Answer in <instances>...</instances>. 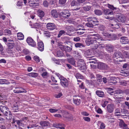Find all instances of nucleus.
<instances>
[{"label":"nucleus","instance_id":"c03bdc74","mask_svg":"<svg viewBox=\"0 0 129 129\" xmlns=\"http://www.w3.org/2000/svg\"><path fill=\"white\" fill-rule=\"evenodd\" d=\"M78 68L81 71H82L84 72L85 71L86 68L85 65L81 66L80 67H79Z\"/></svg>","mask_w":129,"mask_h":129},{"label":"nucleus","instance_id":"5701e85b","mask_svg":"<svg viewBox=\"0 0 129 129\" xmlns=\"http://www.w3.org/2000/svg\"><path fill=\"white\" fill-rule=\"evenodd\" d=\"M4 114L5 116H6L8 117H9V119H10L12 118V114L11 112L9 110L8 108L7 110L4 113Z\"/></svg>","mask_w":129,"mask_h":129},{"label":"nucleus","instance_id":"bb28decb","mask_svg":"<svg viewBox=\"0 0 129 129\" xmlns=\"http://www.w3.org/2000/svg\"><path fill=\"white\" fill-rule=\"evenodd\" d=\"M40 124L41 126H48L50 125V123L48 121H43L40 122Z\"/></svg>","mask_w":129,"mask_h":129},{"label":"nucleus","instance_id":"774afa93","mask_svg":"<svg viewBox=\"0 0 129 129\" xmlns=\"http://www.w3.org/2000/svg\"><path fill=\"white\" fill-rule=\"evenodd\" d=\"M105 126L104 123H101L100 127V129H105Z\"/></svg>","mask_w":129,"mask_h":129},{"label":"nucleus","instance_id":"393cba45","mask_svg":"<svg viewBox=\"0 0 129 129\" xmlns=\"http://www.w3.org/2000/svg\"><path fill=\"white\" fill-rule=\"evenodd\" d=\"M37 15L40 17L42 18L44 16V13L43 11L39 10L37 11Z\"/></svg>","mask_w":129,"mask_h":129},{"label":"nucleus","instance_id":"39448f33","mask_svg":"<svg viewBox=\"0 0 129 129\" xmlns=\"http://www.w3.org/2000/svg\"><path fill=\"white\" fill-rule=\"evenodd\" d=\"M95 40H93V38H91L90 36H88L86 39L85 42L87 45H89L90 44H93L95 42H96Z\"/></svg>","mask_w":129,"mask_h":129},{"label":"nucleus","instance_id":"37998d69","mask_svg":"<svg viewBox=\"0 0 129 129\" xmlns=\"http://www.w3.org/2000/svg\"><path fill=\"white\" fill-rule=\"evenodd\" d=\"M65 28L68 33H70L72 31L71 26H67L65 27Z\"/></svg>","mask_w":129,"mask_h":129},{"label":"nucleus","instance_id":"bf43d9fd","mask_svg":"<svg viewBox=\"0 0 129 129\" xmlns=\"http://www.w3.org/2000/svg\"><path fill=\"white\" fill-rule=\"evenodd\" d=\"M37 0H29L28 3L30 5L33 4L34 3L37 2Z\"/></svg>","mask_w":129,"mask_h":129},{"label":"nucleus","instance_id":"6ab92c4d","mask_svg":"<svg viewBox=\"0 0 129 129\" xmlns=\"http://www.w3.org/2000/svg\"><path fill=\"white\" fill-rule=\"evenodd\" d=\"M95 93L99 97H103L105 96L104 93L102 91L97 90L96 91Z\"/></svg>","mask_w":129,"mask_h":129},{"label":"nucleus","instance_id":"a211bd4d","mask_svg":"<svg viewBox=\"0 0 129 129\" xmlns=\"http://www.w3.org/2000/svg\"><path fill=\"white\" fill-rule=\"evenodd\" d=\"M98 20V19L96 18V17H90L87 18V21L88 22H89L91 23H92L93 24V23L95 20Z\"/></svg>","mask_w":129,"mask_h":129},{"label":"nucleus","instance_id":"c85d7f7f","mask_svg":"<svg viewBox=\"0 0 129 129\" xmlns=\"http://www.w3.org/2000/svg\"><path fill=\"white\" fill-rule=\"evenodd\" d=\"M18 39L19 40H23L24 39V36L21 33H19L17 34Z\"/></svg>","mask_w":129,"mask_h":129},{"label":"nucleus","instance_id":"6e6552de","mask_svg":"<svg viewBox=\"0 0 129 129\" xmlns=\"http://www.w3.org/2000/svg\"><path fill=\"white\" fill-rule=\"evenodd\" d=\"M13 91L14 93H17L26 92V91L25 90L19 87H15V89Z\"/></svg>","mask_w":129,"mask_h":129},{"label":"nucleus","instance_id":"1a4fd4ad","mask_svg":"<svg viewBox=\"0 0 129 129\" xmlns=\"http://www.w3.org/2000/svg\"><path fill=\"white\" fill-rule=\"evenodd\" d=\"M114 108V106L113 104H108L106 107L107 110L108 112L112 113L113 112Z\"/></svg>","mask_w":129,"mask_h":129},{"label":"nucleus","instance_id":"a18cd8bd","mask_svg":"<svg viewBox=\"0 0 129 129\" xmlns=\"http://www.w3.org/2000/svg\"><path fill=\"white\" fill-rule=\"evenodd\" d=\"M66 31L64 30H60L59 31L57 36L58 38H60L63 34L66 33Z\"/></svg>","mask_w":129,"mask_h":129},{"label":"nucleus","instance_id":"f704fd0d","mask_svg":"<svg viewBox=\"0 0 129 129\" xmlns=\"http://www.w3.org/2000/svg\"><path fill=\"white\" fill-rule=\"evenodd\" d=\"M7 46L9 49H12L14 46L15 44L14 42H8L7 43Z\"/></svg>","mask_w":129,"mask_h":129},{"label":"nucleus","instance_id":"a878e982","mask_svg":"<svg viewBox=\"0 0 129 129\" xmlns=\"http://www.w3.org/2000/svg\"><path fill=\"white\" fill-rule=\"evenodd\" d=\"M72 45H70L69 46H65L64 51L66 52H70L72 50Z\"/></svg>","mask_w":129,"mask_h":129},{"label":"nucleus","instance_id":"4be33fe9","mask_svg":"<svg viewBox=\"0 0 129 129\" xmlns=\"http://www.w3.org/2000/svg\"><path fill=\"white\" fill-rule=\"evenodd\" d=\"M119 125L121 127L124 128L125 129L127 126V125L122 120H120L119 122Z\"/></svg>","mask_w":129,"mask_h":129},{"label":"nucleus","instance_id":"4d7b16f0","mask_svg":"<svg viewBox=\"0 0 129 129\" xmlns=\"http://www.w3.org/2000/svg\"><path fill=\"white\" fill-rule=\"evenodd\" d=\"M120 84L123 86H126L127 84L125 80H122L120 82Z\"/></svg>","mask_w":129,"mask_h":129},{"label":"nucleus","instance_id":"3c124183","mask_svg":"<svg viewBox=\"0 0 129 129\" xmlns=\"http://www.w3.org/2000/svg\"><path fill=\"white\" fill-rule=\"evenodd\" d=\"M75 46L76 48L80 47L81 46L84 47V45L80 43H77L75 44Z\"/></svg>","mask_w":129,"mask_h":129},{"label":"nucleus","instance_id":"2eb2a0df","mask_svg":"<svg viewBox=\"0 0 129 129\" xmlns=\"http://www.w3.org/2000/svg\"><path fill=\"white\" fill-rule=\"evenodd\" d=\"M93 39H96V41H99L100 40L101 41H104V39L99 34H96L95 35L94 37L93 38Z\"/></svg>","mask_w":129,"mask_h":129},{"label":"nucleus","instance_id":"79ce46f5","mask_svg":"<svg viewBox=\"0 0 129 129\" xmlns=\"http://www.w3.org/2000/svg\"><path fill=\"white\" fill-rule=\"evenodd\" d=\"M122 93H123V90L119 89L116 91V93H114V95L115 96H116L117 94H120Z\"/></svg>","mask_w":129,"mask_h":129},{"label":"nucleus","instance_id":"72a5a7b5","mask_svg":"<svg viewBox=\"0 0 129 129\" xmlns=\"http://www.w3.org/2000/svg\"><path fill=\"white\" fill-rule=\"evenodd\" d=\"M95 14L98 16H100L102 15L103 12L100 10L96 9L94 11Z\"/></svg>","mask_w":129,"mask_h":129},{"label":"nucleus","instance_id":"f8f14e48","mask_svg":"<svg viewBox=\"0 0 129 129\" xmlns=\"http://www.w3.org/2000/svg\"><path fill=\"white\" fill-rule=\"evenodd\" d=\"M117 20L119 22L125 23V18L123 15H121L119 16L117 19Z\"/></svg>","mask_w":129,"mask_h":129},{"label":"nucleus","instance_id":"473e14b6","mask_svg":"<svg viewBox=\"0 0 129 129\" xmlns=\"http://www.w3.org/2000/svg\"><path fill=\"white\" fill-rule=\"evenodd\" d=\"M10 84L9 82L8 81L5 79H0V84Z\"/></svg>","mask_w":129,"mask_h":129},{"label":"nucleus","instance_id":"aec40b11","mask_svg":"<svg viewBox=\"0 0 129 129\" xmlns=\"http://www.w3.org/2000/svg\"><path fill=\"white\" fill-rule=\"evenodd\" d=\"M106 48L107 50L109 51V52H110L112 51L114 49V46L110 44H108L106 45Z\"/></svg>","mask_w":129,"mask_h":129},{"label":"nucleus","instance_id":"58836bf2","mask_svg":"<svg viewBox=\"0 0 129 129\" xmlns=\"http://www.w3.org/2000/svg\"><path fill=\"white\" fill-rule=\"evenodd\" d=\"M96 78L98 81L99 82H102V76L98 74L96 75Z\"/></svg>","mask_w":129,"mask_h":129},{"label":"nucleus","instance_id":"09e8293b","mask_svg":"<svg viewBox=\"0 0 129 129\" xmlns=\"http://www.w3.org/2000/svg\"><path fill=\"white\" fill-rule=\"evenodd\" d=\"M107 6L109 8L111 9V10H115L116 9V8L114 7L113 5H111L110 4H108Z\"/></svg>","mask_w":129,"mask_h":129},{"label":"nucleus","instance_id":"e433bc0d","mask_svg":"<svg viewBox=\"0 0 129 129\" xmlns=\"http://www.w3.org/2000/svg\"><path fill=\"white\" fill-rule=\"evenodd\" d=\"M84 55L87 58L88 56L91 55H90V51L89 49H88L84 51Z\"/></svg>","mask_w":129,"mask_h":129},{"label":"nucleus","instance_id":"338daca9","mask_svg":"<svg viewBox=\"0 0 129 129\" xmlns=\"http://www.w3.org/2000/svg\"><path fill=\"white\" fill-rule=\"evenodd\" d=\"M124 93L127 95L129 94V88L123 90V93Z\"/></svg>","mask_w":129,"mask_h":129},{"label":"nucleus","instance_id":"052dcab7","mask_svg":"<svg viewBox=\"0 0 129 129\" xmlns=\"http://www.w3.org/2000/svg\"><path fill=\"white\" fill-rule=\"evenodd\" d=\"M34 60L37 62H39L40 61V60L39 57L37 56H35L33 57Z\"/></svg>","mask_w":129,"mask_h":129},{"label":"nucleus","instance_id":"412c9836","mask_svg":"<svg viewBox=\"0 0 129 129\" xmlns=\"http://www.w3.org/2000/svg\"><path fill=\"white\" fill-rule=\"evenodd\" d=\"M77 64L78 67L85 65L84 60L82 59H80L78 60Z\"/></svg>","mask_w":129,"mask_h":129},{"label":"nucleus","instance_id":"b1692460","mask_svg":"<svg viewBox=\"0 0 129 129\" xmlns=\"http://www.w3.org/2000/svg\"><path fill=\"white\" fill-rule=\"evenodd\" d=\"M68 62L72 64L74 66L76 67V61L73 58H70L67 59Z\"/></svg>","mask_w":129,"mask_h":129},{"label":"nucleus","instance_id":"423d86ee","mask_svg":"<svg viewBox=\"0 0 129 129\" xmlns=\"http://www.w3.org/2000/svg\"><path fill=\"white\" fill-rule=\"evenodd\" d=\"M46 27L48 30H53L56 28V27L54 23H47Z\"/></svg>","mask_w":129,"mask_h":129},{"label":"nucleus","instance_id":"cd10ccee","mask_svg":"<svg viewBox=\"0 0 129 129\" xmlns=\"http://www.w3.org/2000/svg\"><path fill=\"white\" fill-rule=\"evenodd\" d=\"M8 109V108L7 107L3 105H1L0 106V110L3 113V114Z\"/></svg>","mask_w":129,"mask_h":129},{"label":"nucleus","instance_id":"13d9d810","mask_svg":"<svg viewBox=\"0 0 129 129\" xmlns=\"http://www.w3.org/2000/svg\"><path fill=\"white\" fill-rule=\"evenodd\" d=\"M33 27L37 28H39L40 26V24L38 23H35L33 24Z\"/></svg>","mask_w":129,"mask_h":129},{"label":"nucleus","instance_id":"7c9ffc66","mask_svg":"<svg viewBox=\"0 0 129 129\" xmlns=\"http://www.w3.org/2000/svg\"><path fill=\"white\" fill-rule=\"evenodd\" d=\"M89 76L91 80H93V81H96V78L93 73H89Z\"/></svg>","mask_w":129,"mask_h":129},{"label":"nucleus","instance_id":"5fc2aeb1","mask_svg":"<svg viewBox=\"0 0 129 129\" xmlns=\"http://www.w3.org/2000/svg\"><path fill=\"white\" fill-rule=\"evenodd\" d=\"M62 124H53V126L57 128H59L60 126H62Z\"/></svg>","mask_w":129,"mask_h":129},{"label":"nucleus","instance_id":"0eeeda50","mask_svg":"<svg viewBox=\"0 0 129 129\" xmlns=\"http://www.w3.org/2000/svg\"><path fill=\"white\" fill-rule=\"evenodd\" d=\"M117 79L115 77H110V79H109L108 82L109 83L110 85L116 84L117 83Z\"/></svg>","mask_w":129,"mask_h":129},{"label":"nucleus","instance_id":"c756f323","mask_svg":"<svg viewBox=\"0 0 129 129\" xmlns=\"http://www.w3.org/2000/svg\"><path fill=\"white\" fill-rule=\"evenodd\" d=\"M75 75L77 79H83L84 78V77L83 76L78 73H76Z\"/></svg>","mask_w":129,"mask_h":129},{"label":"nucleus","instance_id":"ea45409f","mask_svg":"<svg viewBox=\"0 0 129 129\" xmlns=\"http://www.w3.org/2000/svg\"><path fill=\"white\" fill-rule=\"evenodd\" d=\"M98 44V48H99L102 49L104 48L105 47V45L103 43H101V42H98V41H97L96 42Z\"/></svg>","mask_w":129,"mask_h":129},{"label":"nucleus","instance_id":"2f4dec72","mask_svg":"<svg viewBox=\"0 0 129 129\" xmlns=\"http://www.w3.org/2000/svg\"><path fill=\"white\" fill-rule=\"evenodd\" d=\"M114 56V57L118 58L121 57L122 54L120 52H117L115 53Z\"/></svg>","mask_w":129,"mask_h":129},{"label":"nucleus","instance_id":"de8ad7c7","mask_svg":"<svg viewBox=\"0 0 129 129\" xmlns=\"http://www.w3.org/2000/svg\"><path fill=\"white\" fill-rule=\"evenodd\" d=\"M44 34L45 35V36L47 38H49L51 36V34L48 31H45L44 32Z\"/></svg>","mask_w":129,"mask_h":129},{"label":"nucleus","instance_id":"4c0bfd02","mask_svg":"<svg viewBox=\"0 0 129 129\" xmlns=\"http://www.w3.org/2000/svg\"><path fill=\"white\" fill-rule=\"evenodd\" d=\"M28 75L32 77H36L38 76V74L36 73H31L28 74Z\"/></svg>","mask_w":129,"mask_h":129},{"label":"nucleus","instance_id":"dca6fc26","mask_svg":"<svg viewBox=\"0 0 129 129\" xmlns=\"http://www.w3.org/2000/svg\"><path fill=\"white\" fill-rule=\"evenodd\" d=\"M50 14L54 18H57L58 16V13L56 10H52L51 11Z\"/></svg>","mask_w":129,"mask_h":129},{"label":"nucleus","instance_id":"9b49d317","mask_svg":"<svg viewBox=\"0 0 129 129\" xmlns=\"http://www.w3.org/2000/svg\"><path fill=\"white\" fill-rule=\"evenodd\" d=\"M98 67L99 68L102 70H104L107 68V66L106 64L102 63L100 62L98 63Z\"/></svg>","mask_w":129,"mask_h":129},{"label":"nucleus","instance_id":"49530a36","mask_svg":"<svg viewBox=\"0 0 129 129\" xmlns=\"http://www.w3.org/2000/svg\"><path fill=\"white\" fill-rule=\"evenodd\" d=\"M4 32L5 35H10L11 34L10 30L9 29H6L4 31Z\"/></svg>","mask_w":129,"mask_h":129},{"label":"nucleus","instance_id":"7ed1b4c3","mask_svg":"<svg viewBox=\"0 0 129 129\" xmlns=\"http://www.w3.org/2000/svg\"><path fill=\"white\" fill-rule=\"evenodd\" d=\"M60 80V84L64 88H66L68 87L69 85V83L67 79L65 78H61Z\"/></svg>","mask_w":129,"mask_h":129},{"label":"nucleus","instance_id":"680f3d73","mask_svg":"<svg viewBox=\"0 0 129 129\" xmlns=\"http://www.w3.org/2000/svg\"><path fill=\"white\" fill-rule=\"evenodd\" d=\"M58 111V109H55L52 108L50 109H49V111L51 113L55 112Z\"/></svg>","mask_w":129,"mask_h":129},{"label":"nucleus","instance_id":"20e7f679","mask_svg":"<svg viewBox=\"0 0 129 129\" xmlns=\"http://www.w3.org/2000/svg\"><path fill=\"white\" fill-rule=\"evenodd\" d=\"M60 14L62 17L67 18L70 16V12L68 10H64L60 13Z\"/></svg>","mask_w":129,"mask_h":129},{"label":"nucleus","instance_id":"c9c22d12","mask_svg":"<svg viewBox=\"0 0 129 129\" xmlns=\"http://www.w3.org/2000/svg\"><path fill=\"white\" fill-rule=\"evenodd\" d=\"M56 55L58 57H62L64 56V54L63 52L60 51H58L56 52Z\"/></svg>","mask_w":129,"mask_h":129},{"label":"nucleus","instance_id":"6e6d98bb","mask_svg":"<svg viewBox=\"0 0 129 129\" xmlns=\"http://www.w3.org/2000/svg\"><path fill=\"white\" fill-rule=\"evenodd\" d=\"M123 55L126 58H129V53L127 52L124 51L123 52Z\"/></svg>","mask_w":129,"mask_h":129},{"label":"nucleus","instance_id":"f03ea898","mask_svg":"<svg viewBox=\"0 0 129 129\" xmlns=\"http://www.w3.org/2000/svg\"><path fill=\"white\" fill-rule=\"evenodd\" d=\"M26 41L29 45L34 47L36 46V43L30 37H28L26 39Z\"/></svg>","mask_w":129,"mask_h":129},{"label":"nucleus","instance_id":"864d4df0","mask_svg":"<svg viewBox=\"0 0 129 129\" xmlns=\"http://www.w3.org/2000/svg\"><path fill=\"white\" fill-rule=\"evenodd\" d=\"M85 25L89 27H93V24H92V23H91L89 22H88V23H86Z\"/></svg>","mask_w":129,"mask_h":129},{"label":"nucleus","instance_id":"e2e57ef3","mask_svg":"<svg viewBox=\"0 0 129 129\" xmlns=\"http://www.w3.org/2000/svg\"><path fill=\"white\" fill-rule=\"evenodd\" d=\"M86 82L92 85L94 82H95V81H93V80H87Z\"/></svg>","mask_w":129,"mask_h":129},{"label":"nucleus","instance_id":"8fccbe9b","mask_svg":"<svg viewBox=\"0 0 129 129\" xmlns=\"http://www.w3.org/2000/svg\"><path fill=\"white\" fill-rule=\"evenodd\" d=\"M4 49L3 46L0 43V52L1 54L3 55L4 54V53L3 51Z\"/></svg>","mask_w":129,"mask_h":129},{"label":"nucleus","instance_id":"f3484780","mask_svg":"<svg viewBox=\"0 0 129 129\" xmlns=\"http://www.w3.org/2000/svg\"><path fill=\"white\" fill-rule=\"evenodd\" d=\"M104 14L105 15H113V12L110 9H105L103 10Z\"/></svg>","mask_w":129,"mask_h":129},{"label":"nucleus","instance_id":"9d476101","mask_svg":"<svg viewBox=\"0 0 129 129\" xmlns=\"http://www.w3.org/2000/svg\"><path fill=\"white\" fill-rule=\"evenodd\" d=\"M120 42L122 43V44H128L129 42L127 38L125 36L121 37L120 38Z\"/></svg>","mask_w":129,"mask_h":129},{"label":"nucleus","instance_id":"0e129e2a","mask_svg":"<svg viewBox=\"0 0 129 129\" xmlns=\"http://www.w3.org/2000/svg\"><path fill=\"white\" fill-rule=\"evenodd\" d=\"M66 0H59V3L61 5H64L66 3Z\"/></svg>","mask_w":129,"mask_h":129},{"label":"nucleus","instance_id":"a19ab883","mask_svg":"<svg viewBox=\"0 0 129 129\" xmlns=\"http://www.w3.org/2000/svg\"><path fill=\"white\" fill-rule=\"evenodd\" d=\"M127 113V111L126 110L123 109H121L120 111V113L121 114V115L123 116H126V115H124L125 114H126Z\"/></svg>","mask_w":129,"mask_h":129},{"label":"nucleus","instance_id":"69168bd1","mask_svg":"<svg viewBox=\"0 0 129 129\" xmlns=\"http://www.w3.org/2000/svg\"><path fill=\"white\" fill-rule=\"evenodd\" d=\"M120 26V25L119 23L114 24V26L113 27L116 29H118L119 27Z\"/></svg>","mask_w":129,"mask_h":129},{"label":"nucleus","instance_id":"ddd939ff","mask_svg":"<svg viewBox=\"0 0 129 129\" xmlns=\"http://www.w3.org/2000/svg\"><path fill=\"white\" fill-rule=\"evenodd\" d=\"M78 97H76L73 99V102L74 104L76 105H79L81 103L80 100Z\"/></svg>","mask_w":129,"mask_h":129},{"label":"nucleus","instance_id":"4468645a","mask_svg":"<svg viewBox=\"0 0 129 129\" xmlns=\"http://www.w3.org/2000/svg\"><path fill=\"white\" fill-rule=\"evenodd\" d=\"M38 48L41 51H43L44 50V45L42 41L39 42L37 44Z\"/></svg>","mask_w":129,"mask_h":129},{"label":"nucleus","instance_id":"f257e3e1","mask_svg":"<svg viewBox=\"0 0 129 129\" xmlns=\"http://www.w3.org/2000/svg\"><path fill=\"white\" fill-rule=\"evenodd\" d=\"M63 116L64 120L67 121H72L73 119L72 115L67 112H63Z\"/></svg>","mask_w":129,"mask_h":129},{"label":"nucleus","instance_id":"603ef678","mask_svg":"<svg viewBox=\"0 0 129 129\" xmlns=\"http://www.w3.org/2000/svg\"><path fill=\"white\" fill-rule=\"evenodd\" d=\"M91 8V7L90 6H87L83 7V9L85 11H89Z\"/></svg>","mask_w":129,"mask_h":129}]
</instances>
